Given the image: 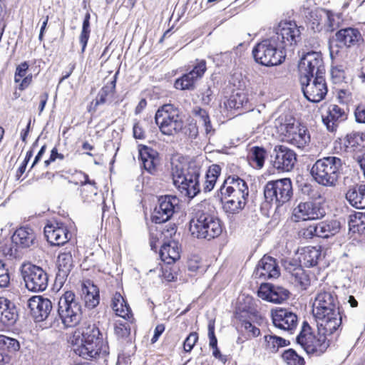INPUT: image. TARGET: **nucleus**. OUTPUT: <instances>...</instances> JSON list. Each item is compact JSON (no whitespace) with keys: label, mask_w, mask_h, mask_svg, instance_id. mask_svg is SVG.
<instances>
[{"label":"nucleus","mask_w":365,"mask_h":365,"mask_svg":"<svg viewBox=\"0 0 365 365\" xmlns=\"http://www.w3.org/2000/svg\"><path fill=\"white\" fill-rule=\"evenodd\" d=\"M313 314L317 319L319 334L322 332L317 342H330L334 334L341 324L339 312V302L335 292L330 288H322L316 294L313 304Z\"/></svg>","instance_id":"1"},{"label":"nucleus","mask_w":365,"mask_h":365,"mask_svg":"<svg viewBox=\"0 0 365 365\" xmlns=\"http://www.w3.org/2000/svg\"><path fill=\"white\" fill-rule=\"evenodd\" d=\"M341 170V160L335 156H329L317 160L313 164L310 174L318 184L325 187H334Z\"/></svg>","instance_id":"2"},{"label":"nucleus","mask_w":365,"mask_h":365,"mask_svg":"<svg viewBox=\"0 0 365 365\" xmlns=\"http://www.w3.org/2000/svg\"><path fill=\"white\" fill-rule=\"evenodd\" d=\"M190 231L197 238L210 240L217 237L222 233V228L217 217L197 210L190 221Z\"/></svg>","instance_id":"3"},{"label":"nucleus","mask_w":365,"mask_h":365,"mask_svg":"<svg viewBox=\"0 0 365 365\" xmlns=\"http://www.w3.org/2000/svg\"><path fill=\"white\" fill-rule=\"evenodd\" d=\"M284 49L272 36L257 43L252 50L255 61L265 66L281 64L285 58Z\"/></svg>","instance_id":"4"},{"label":"nucleus","mask_w":365,"mask_h":365,"mask_svg":"<svg viewBox=\"0 0 365 365\" xmlns=\"http://www.w3.org/2000/svg\"><path fill=\"white\" fill-rule=\"evenodd\" d=\"M200 174L199 167L190 165L185 172L177 170L173 173V184L182 195L193 198L202 190Z\"/></svg>","instance_id":"5"},{"label":"nucleus","mask_w":365,"mask_h":365,"mask_svg":"<svg viewBox=\"0 0 365 365\" xmlns=\"http://www.w3.org/2000/svg\"><path fill=\"white\" fill-rule=\"evenodd\" d=\"M155 123L163 135H173L181 131L184 121L180 110L172 104L159 108L155 115Z\"/></svg>","instance_id":"6"},{"label":"nucleus","mask_w":365,"mask_h":365,"mask_svg":"<svg viewBox=\"0 0 365 365\" xmlns=\"http://www.w3.org/2000/svg\"><path fill=\"white\" fill-rule=\"evenodd\" d=\"M58 314L67 327L77 325L81 320L82 307L80 298L73 292H66L59 299Z\"/></svg>","instance_id":"7"},{"label":"nucleus","mask_w":365,"mask_h":365,"mask_svg":"<svg viewBox=\"0 0 365 365\" xmlns=\"http://www.w3.org/2000/svg\"><path fill=\"white\" fill-rule=\"evenodd\" d=\"M293 195L292 181L289 178L271 180L264 187L266 202L279 207L289 202Z\"/></svg>","instance_id":"8"},{"label":"nucleus","mask_w":365,"mask_h":365,"mask_svg":"<svg viewBox=\"0 0 365 365\" xmlns=\"http://www.w3.org/2000/svg\"><path fill=\"white\" fill-rule=\"evenodd\" d=\"M20 271L25 287L29 291L40 292L46 289L48 275L43 268L28 262L21 264Z\"/></svg>","instance_id":"9"},{"label":"nucleus","mask_w":365,"mask_h":365,"mask_svg":"<svg viewBox=\"0 0 365 365\" xmlns=\"http://www.w3.org/2000/svg\"><path fill=\"white\" fill-rule=\"evenodd\" d=\"M305 98L313 103L320 102L327 93V88L323 74L314 78H303L300 80Z\"/></svg>","instance_id":"10"},{"label":"nucleus","mask_w":365,"mask_h":365,"mask_svg":"<svg viewBox=\"0 0 365 365\" xmlns=\"http://www.w3.org/2000/svg\"><path fill=\"white\" fill-rule=\"evenodd\" d=\"M325 215V209L320 202H301L293 208L292 219L294 222L315 220L324 217Z\"/></svg>","instance_id":"11"},{"label":"nucleus","mask_w":365,"mask_h":365,"mask_svg":"<svg viewBox=\"0 0 365 365\" xmlns=\"http://www.w3.org/2000/svg\"><path fill=\"white\" fill-rule=\"evenodd\" d=\"M281 130L287 141L298 148H304L310 142V135L307 128L294 120L282 124Z\"/></svg>","instance_id":"12"},{"label":"nucleus","mask_w":365,"mask_h":365,"mask_svg":"<svg viewBox=\"0 0 365 365\" xmlns=\"http://www.w3.org/2000/svg\"><path fill=\"white\" fill-rule=\"evenodd\" d=\"M301 31L295 22L282 21L275 29L274 34L272 36L274 40L284 49L287 46L295 45L299 40Z\"/></svg>","instance_id":"13"},{"label":"nucleus","mask_w":365,"mask_h":365,"mask_svg":"<svg viewBox=\"0 0 365 365\" xmlns=\"http://www.w3.org/2000/svg\"><path fill=\"white\" fill-rule=\"evenodd\" d=\"M298 68L300 80L303 78H313L324 72L322 58L317 52H308L303 56L299 63Z\"/></svg>","instance_id":"14"},{"label":"nucleus","mask_w":365,"mask_h":365,"mask_svg":"<svg viewBox=\"0 0 365 365\" xmlns=\"http://www.w3.org/2000/svg\"><path fill=\"white\" fill-rule=\"evenodd\" d=\"M271 158L274 168L281 171H290L297 162L296 153L282 145H278L274 148Z\"/></svg>","instance_id":"15"},{"label":"nucleus","mask_w":365,"mask_h":365,"mask_svg":"<svg viewBox=\"0 0 365 365\" xmlns=\"http://www.w3.org/2000/svg\"><path fill=\"white\" fill-rule=\"evenodd\" d=\"M178 204L179 199L176 196L165 195L159 197L158 205L155 207L152 215L153 222L160 224L169 220Z\"/></svg>","instance_id":"16"},{"label":"nucleus","mask_w":365,"mask_h":365,"mask_svg":"<svg viewBox=\"0 0 365 365\" xmlns=\"http://www.w3.org/2000/svg\"><path fill=\"white\" fill-rule=\"evenodd\" d=\"M280 275V269L276 259L264 255L259 262L253 273L256 279L268 280L277 279Z\"/></svg>","instance_id":"17"},{"label":"nucleus","mask_w":365,"mask_h":365,"mask_svg":"<svg viewBox=\"0 0 365 365\" xmlns=\"http://www.w3.org/2000/svg\"><path fill=\"white\" fill-rule=\"evenodd\" d=\"M31 317L35 322H43L46 320L51 310L52 302L48 298L42 296L31 297L27 303Z\"/></svg>","instance_id":"18"},{"label":"nucleus","mask_w":365,"mask_h":365,"mask_svg":"<svg viewBox=\"0 0 365 365\" xmlns=\"http://www.w3.org/2000/svg\"><path fill=\"white\" fill-rule=\"evenodd\" d=\"M206 71V62L201 60L190 72L182 75L175 82V88L180 90H194L196 82L200 79Z\"/></svg>","instance_id":"19"},{"label":"nucleus","mask_w":365,"mask_h":365,"mask_svg":"<svg viewBox=\"0 0 365 365\" xmlns=\"http://www.w3.org/2000/svg\"><path fill=\"white\" fill-rule=\"evenodd\" d=\"M227 197L240 196L247 199L249 189L246 182L238 176H229L223 182L218 191Z\"/></svg>","instance_id":"20"},{"label":"nucleus","mask_w":365,"mask_h":365,"mask_svg":"<svg viewBox=\"0 0 365 365\" xmlns=\"http://www.w3.org/2000/svg\"><path fill=\"white\" fill-rule=\"evenodd\" d=\"M272 319L275 327L284 331H292L297 326V315L289 309L277 308L272 310Z\"/></svg>","instance_id":"21"},{"label":"nucleus","mask_w":365,"mask_h":365,"mask_svg":"<svg viewBox=\"0 0 365 365\" xmlns=\"http://www.w3.org/2000/svg\"><path fill=\"white\" fill-rule=\"evenodd\" d=\"M289 294V290L283 287L268 283L262 284L258 291L259 297L275 304H280L287 300Z\"/></svg>","instance_id":"22"},{"label":"nucleus","mask_w":365,"mask_h":365,"mask_svg":"<svg viewBox=\"0 0 365 365\" xmlns=\"http://www.w3.org/2000/svg\"><path fill=\"white\" fill-rule=\"evenodd\" d=\"M47 240L53 245H64L68 241V230L61 222H50L44 227Z\"/></svg>","instance_id":"23"},{"label":"nucleus","mask_w":365,"mask_h":365,"mask_svg":"<svg viewBox=\"0 0 365 365\" xmlns=\"http://www.w3.org/2000/svg\"><path fill=\"white\" fill-rule=\"evenodd\" d=\"M336 41L346 48L359 47L364 43V39L360 31L357 29L348 27L339 30L336 34Z\"/></svg>","instance_id":"24"},{"label":"nucleus","mask_w":365,"mask_h":365,"mask_svg":"<svg viewBox=\"0 0 365 365\" xmlns=\"http://www.w3.org/2000/svg\"><path fill=\"white\" fill-rule=\"evenodd\" d=\"M74 352L84 358L93 359L106 356L108 351V344H72Z\"/></svg>","instance_id":"25"},{"label":"nucleus","mask_w":365,"mask_h":365,"mask_svg":"<svg viewBox=\"0 0 365 365\" xmlns=\"http://www.w3.org/2000/svg\"><path fill=\"white\" fill-rule=\"evenodd\" d=\"M19 318L15 303L6 297H0V326L14 325Z\"/></svg>","instance_id":"26"},{"label":"nucleus","mask_w":365,"mask_h":365,"mask_svg":"<svg viewBox=\"0 0 365 365\" xmlns=\"http://www.w3.org/2000/svg\"><path fill=\"white\" fill-rule=\"evenodd\" d=\"M217 196L222 203L223 210L227 215H233L240 213L244 209L247 202V199L240 196L227 197V195L219 192Z\"/></svg>","instance_id":"27"},{"label":"nucleus","mask_w":365,"mask_h":365,"mask_svg":"<svg viewBox=\"0 0 365 365\" xmlns=\"http://www.w3.org/2000/svg\"><path fill=\"white\" fill-rule=\"evenodd\" d=\"M285 269L290 274L291 280L302 289H307L310 284V278L306 271L300 266L293 263L285 265Z\"/></svg>","instance_id":"28"},{"label":"nucleus","mask_w":365,"mask_h":365,"mask_svg":"<svg viewBox=\"0 0 365 365\" xmlns=\"http://www.w3.org/2000/svg\"><path fill=\"white\" fill-rule=\"evenodd\" d=\"M58 272L56 281L62 284L66 279L73 267V258L70 252H61L57 259Z\"/></svg>","instance_id":"29"},{"label":"nucleus","mask_w":365,"mask_h":365,"mask_svg":"<svg viewBox=\"0 0 365 365\" xmlns=\"http://www.w3.org/2000/svg\"><path fill=\"white\" fill-rule=\"evenodd\" d=\"M34 231L27 227L17 229L12 236V241L21 248H29L36 244Z\"/></svg>","instance_id":"30"},{"label":"nucleus","mask_w":365,"mask_h":365,"mask_svg":"<svg viewBox=\"0 0 365 365\" xmlns=\"http://www.w3.org/2000/svg\"><path fill=\"white\" fill-rule=\"evenodd\" d=\"M346 119V113L344 109L337 105H331L329 107L327 115L322 117V120L327 129L334 131L338 123Z\"/></svg>","instance_id":"31"},{"label":"nucleus","mask_w":365,"mask_h":365,"mask_svg":"<svg viewBox=\"0 0 365 365\" xmlns=\"http://www.w3.org/2000/svg\"><path fill=\"white\" fill-rule=\"evenodd\" d=\"M180 247L175 240H169L163 243L160 250V257L166 264H173L180 259Z\"/></svg>","instance_id":"32"},{"label":"nucleus","mask_w":365,"mask_h":365,"mask_svg":"<svg viewBox=\"0 0 365 365\" xmlns=\"http://www.w3.org/2000/svg\"><path fill=\"white\" fill-rule=\"evenodd\" d=\"M139 155L144 169L149 173L154 174L156 171V166L159 163L157 151L144 145L140 148Z\"/></svg>","instance_id":"33"},{"label":"nucleus","mask_w":365,"mask_h":365,"mask_svg":"<svg viewBox=\"0 0 365 365\" xmlns=\"http://www.w3.org/2000/svg\"><path fill=\"white\" fill-rule=\"evenodd\" d=\"M117 74L118 73H116L110 80L108 81L99 91L95 99V107L112 102L113 97L115 92Z\"/></svg>","instance_id":"34"},{"label":"nucleus","mask_w":365,"mask_h":365,"mask_svg":"<svg viewBox=\"0 0 365 365\" xmlns=\"http://www.w3.org/2000/svg\"><path fill=\"white\" fill-rule=\"evenodd\" d=\"M81 335L82 336L81 342H103L106 339V333L101 331L95 324L88 326L82 331H76L74 334L76 340H78Z\"/></svg>","instance_id":"35"},{"label":"nucleus","mask_w":365,"mask_h":365,"mask_svg":"<svg viewBox=\"0 0 365 365\" xmlns=\"http://www.w3.org/2000/svg\"><path fill=\"white\" fill-rule=\"evenodd\" d=\"M349 203L357 209L365 208V185H359L350 187L346 193Z\"/></svg>","instance_id":"36"},{"label":"nucleus","mask_w":365,"mask_h":365,"mask_svg":"<svg viewBox=\"0 0 365 365\" xmlns=\"http://www.w3.org/2000/svg\"><path fill=\"white\" fill-rule=\"evenodd\" d=\"M220 173L221 167L219 165L213 164L208 168L202 185V190L204 192H209L213 190Z\"/></svg>","instance_id":"37"},{"label":"nucleus","mask_w":365,"mask_h":365,"mask_svg":"<svg viewBox=\"0 0 365 365\" xmlns=\"http://www.w3.org/2000/svg\"><path fill=\"white\" fill-rule=\"evenodd\" d=\"M319 237L329 238L340 230V223L337 220L323 221L317 224Z\"/></svg>","instance_id":"38"},{"label":"nucleus","mask_w":365,"mask_h":365,"mask_svg":"<svg viewBox=\"0 0 365 365\" xmlns=\"http://www.w3.org/2000/svg\"><path fill=\"white\" fill-rule=\"evenodd\" d=\"M112 308L115 314L124 319H129L131 309L120 293L116 292L112 299Z\"/></svg>","instance_id":"39"},{"label":"nucleus","mask_w":365,"mask_h":365,"mask_svg":"<svg viewBox=\"0 0 365 365\" xmlns=\"http://www.w3.org/2000/svg\"><path fill=\"white\" fill-rule=\"evenodd\" d=\"M84 295L85 305L88 308H94L99 304V292L96 286L90 284L82 288Z\"/></svg>","instance_id":"40"},{"label":"nucleus","mask_w":365,"mask_h":365,"mask_svg":"<svg viewBox=\"0 0 365 365\" xmlns=\"http://www.w3.org/2000/svg\"><path fill=\"white\" fill-rule=\"evenodd\" d=\"M346 148L355 149L358 147L365 146V133L361 132H352L346 135L344 141Z\"/></svg>","instance_id":"41"},{"label":"nucleus","mask_w":365,"mask_h":365,"mask_svg":"<svg viewBox=\"0 0 365 365\" xmlns=\"http://www.w3.org/2000/svg\"><path fill=\"white\" fill-rule=\"evenodd\" d=\"M317 331H319L318 329ZM320 336L322 338L324 337L322 333L321 334L318 333V336L317 337L309 324L307 322H304L301 331L297 337V342H317Z\"/></svg>","instance_id":"42"},{"label":"nucleus","mask_w":365,"mask_h":365,"mask_svg":"<svg viewBox=\"0 0 365 365\" xmlns=\"http://www.w3.org/2000/svg\"><path fill=\"white\" fill-rule=\"evenodd\" d=\"M320 256L321 251L319 249L315 247H307L303 255V262L304 265L308 267L317 265Z\"/></svg>","instance_id":"43"},{"label":"nucleus","mask_w":365,"mask_h":365,"mask_svg":"<svg viewBox=\"0 0 365 365\" xmlns=\"http://www.w3.org/2000/svg\"><path fill=\"white\" fill-rule=\"evenodd\" d=\"M320 13L324 16V24L327 31H334L339 27V16L327 10H325V11H320Z\"/></svg>","instance_id":"44"},{"label":"nucleus","mask_w":365,"mask_h":365,"mask_svg":"<svg viewBox=\"0 0 365 365\" xmlns=\"http://www.w3.org/2000/svg\"><path fill=\"white\" fill-rule=\"evenodd\" d=\"M320 11H325V9L312 10L309 13L308 19L314 31H320L323 27L324 16Z\"/></svg>","instance_id":"45"},{"label":"nucleus","mask_w":365,"mask_h":365,"mask_svg":"<svg viewBox=\"0 0 365 365\" xmlns=\"http://www.w3.org/2000/svg\"><path fill=\"white\" fill-rule=\"evenodd\" d=\"M266 150L264 148L259 146L253 147L250 153V160L256 163L258 168H262L264 163Z\"/></svg>","instance_id":"46"},{"label":"nucleus","mask_w":365,"mask_h":365,"mask_svg":"<svg viewBox=\"0 0 365 365\" xmlns=\"http://www.w3.org/2000/svg\"><path fill=\"white\" fill-rule=\"evenodd\" d=\"M90 14L87 13L85 16L82 30L79 36V41L82 46L81 52L83 53L85 51L86 47L88 43V41L90 36Z\"/></svg>","instance_id":"47"},{"label":"nucleus","mask_w":365,"mask_h":365,"mask_svg":"<svg viewBox=\"0 0 365 365\" xmlns=\"http://www.w3.org/2000/svg\"><path fill=\"white\" fill-rule=\"evenodd\" d=\"M307 354L319 356L326 351L329 344H299Z\"/></svg>","instance_id":"48"},{"label":"nucleus","mask_w":365,"mask_h":365,"mask_svg":"<svg viewBox=\"0 0 365 365\" xmlns=\"http://www.w3.org/2000/svg\"><path fill=\"white\" fill-rule=\"evenodd\" d=\"M282 357L287 365H304L305 363L304 358L292 349L284 351Z\"/></svg>","instance_id":"49"},{"label":"nucleus","mask_w":365,"mask_h":365,"mask_svg":"<svg viewBox=\"0 0 365 365\" xmlns=\"http://www.w3.org/2000/svg\"><path fill=\"white\" fill-rule=\"evenodd\" d=\"M6 344H0V365L7 364L10 361L9 353L11 351H16L20 349V344H10L11 346L6 348L4 345Z\"/></svg>","instance_id":"50"},{"label":"nucleus","mask_w":365,"mask_h":365,"mask_svg":"<svg viewBox=\"0 0 365 365\" xmlns=\"http://www.w3.org/2000/svg\"><path fill=\"white\" fill-rule=\"evenodd\" d=\"M242 327L243 328L244 334L247 336V340H252L260 334L259 329L249 321H244L242 323Z\"/></svg>","instance_id":"51"},{"label":"nucleus","mask_w":365,"mask_h":365,"mask_svg":"<svg viewBox=\"0 0 365 365\" xmlns=\"http://www.w3.org/2000/svg\"><path fill=\"white\" fill-rule=\"evenodd\" d=\"M247 103V98L244 93L232 95L228 101L230 107L238 109Z\"/></svg>","instance_id":"52"},{"label":"nucleus","mask_w":365,"mask_h":365,"mask_svg":"<svg viewBox=\"0 0 365 365\" xmlns=\"http://www.w3.org/2000/svg\"><path fill=\"white\" fill-rule=\"evenodd\" d=\"M87 180L86 181V183L83 185V187L81 188V195L83 196V198H84L85 200L90 201L89 200V196L86 194V192L88 191V190H91V192L93 194L95 197H98L100 200L102 201V202H104V198L101 195H98L96 188L94 187L93 185L95 184L94 182H91L89 181L88 176H86Z\"/></svg>","instance_id":"53"},{"label":"nucleus","mask_w":365,"mask_h":365,"mask_svg":"<svg viewBox=\"0 0 365 365\" xmlns=\"http://www.w3.org/2000/svg\"><path fill=\"white\" fill-rule=\"evenodd\" d=\"M299 235L304 239H311L313 237H318L317 224L310 225L307 227L302 228L299 231Z\"/></svg>","instance_id":"54"},{"label":"nucleus","mask_w":365,"mask_h":365,"mask_svg":"<svg viewBox=\"0 0 365 365\" xmlns=\"http://www.w3.org/2000/svg\"><path fill=\"white\" fill-rule=\"evenodd\" d=\"M10 283V275L4 263L0 260V287H7Z\"/></svg>","instance_id":"55"},{"label":"nucleus","mask_w":365,"mask_h":365,"mask_svg":"<svg viewBox=\"0 0 365 365\" xmlns=\"http://www.w3.org/2000/svg\"><path fill=\"white\" fill-rule=\"evenodd\" d=\"M331 76L334 83H338L344 79L345 72L342 68V66H336L331 68Z\"/></svg>","instance_id":"56"},{"label":"nucleus","mask_w":365,"mask_h":365,"mask_svg":"<svg viewBox=\"0 0 365 365\" xmlns=\"http://www.w3.org/2000/svg\"><path fill=\"white\" fill-rule=\"evenodd\" d=\"M29 64L26 61L21 63L16 67L14 76V81L16 83L20 82L21 78L26 76Z\"/></svg>","instance_id":"57"},{"label":"nucleus","mask_w":365,"mask_h":365,"mask_svg":"<svg viewBox=\"0 0 365 365\" xmlns=\"http://www.w3.org/2000/svg\"><path fill=\"white\" fill-rule=\"evenodd\" d=\"M192 113L195 116L198 118L199 122L201 123L202 125L210 119L208 113L200 107L194 108L192 110Z\"/></svg>","instance_id":"58"},{"label":"nucleus","mask_w":365,"mask_h":365,"mask_svg":"<svg viewBox=\"0 0 365 365\" xmlns=\"http://www.w3.org/2000/svg\"><path fill=\"white\" fill-rule=\"evenodd\" d=\"M215 319H210L207 324V336L210 342H217L215 334Z\"/></svg>","instance_id":"59"},{"label":"nucleus","mask_w":365,"mask_h":365,"mask_svg":"<svg viewBox=\"0 0 365 365\" xmlns=\"http://www.w3.org/2000/svg\"><path fill=\"white\" fill-rule=\"evenodd\" d=\"M133 137L136 139L143 140L145 138V133L140 123H135L133 128Z\"/></svg>","instance_id":"60"},{"label":"nucleus","mask_w":365,"mask_h":365,"mask_svg":"<svg viewBox=\"0 0 365 365\" xmlns=\"http://www.w3.org/2000/svg\"><path fill=\"white\" fill-rule=\"evenodd\" d=\"M356 120L358 123H365V107L359 106L354 112Z\"/></svg>","instance_id":"61"},{"label":"nucleus","mask_w":365,"mask_h":365,"mask_svg":"<svg viewBox=\"0 0 365 365\" xmlns=\"http://www.w3.org/2000/svg\"><path fill=\"white\" fill-rule=\"evenodd\" d=\"M115 334L118 336V339H123L129 335V329L124 326H118L115 327Z\"/></svg>","instance_id":"62"},{"label":"nucleus","mask_w":365,"mask_h":365,"mask_svg":"<svg viewBox=\"0 0 365 365\" xmlns=\"http://www.w3.org/2000/svg\"><path fill=\"white\" fill-rule=\"evenodd\" d=\"M210 345L212 349L213 356L225 363L227 361V358L225 356L221 354L220 351L217 347V344H210Z\"/></svg>","instance_id":"63"},{"label":"nucleus","mask_w":365,"mask_h":365,"mask_svg":"<svg viewBox=\"0 0 365 365\" xmlns=\"http://www.w3.org/2000/svg\"><path fill=\"white\" fill-rule=\"evenodd\" d=\"M212 91L210 88H207L203 93H202V103L204 105H209L212 99Z\"/></svg>","instance_id":"64"}]
</instances>
